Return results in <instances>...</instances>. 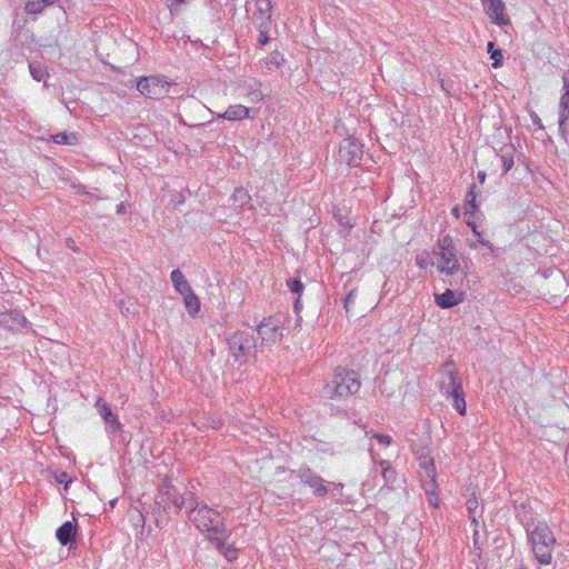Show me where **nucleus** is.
<instances>
[{
  "instance_id": "nucleus-1",
  "label": "nucleus",
  "mask_w": 569,
  "mask_h": 569,
  "mask_svg": "<svg viewBox=\"0 0 569 569\" xmlns=\"http://www.w3.org/2000/svg\"><path fill=\"white\" fill-rule=\"evenodd\" d=\"M189 520L200 530L207 532L209 540L218 536H224L227 529L223 523V517L213 508L204 502H194L192 509L188 512Z\"/></svg>"
},
{
  "instance_id": "nucleus-2",
  "label": "nucleus",
  "mask_w": 569,
  "mask_h": 569,
  "mask_svg": "<svg viewBox=\"0 0 569 569\" xmlns=\"http://www.w3.org/2000/svg\"><path fill=\"white\" fill-rule=\"evenodd\" d=\"M526 531L531 542L536 559L541 565H549L552 559V549L556 543L555 536L546 522L532 521L527 523Z\"/></svg>"
},
{
  "instance_id": "nucleus-3",
  "label": "nucleus",
  "mask_w": 569,
  "mask_h": 569,
  "mask_svg": "<svg viewBox=\"0 0 569 569\" xmlns=\"http://www.w3.org/2000/svg\"><path fill=\"white\" fill-rule=\"evenodd\" d=\"M186 501H188V498L181 496V493L171 485L169 480H164L162 485L159 486L158 495L156 497V525L158 527L166 526L168 523V519L163 518L161 513H179Z\"/></svg>"
},
{
  "instance_id": "nucleus-4",
  "label": "nucleus",
  "mask_w": 569,
  "mask_h": 569,
  "mask_svg": "<svg viewBox=\"0 0 569 569\" xmlns=\"http://www.w3.org/2000/svg\"><path fill=\"white\" fill-rule=\"evenodd\" d=\"M361 382L353 370L338 368L332 379L323 387V396L329 399L347 398L357 393Z\"/></svg>"
},
{
  "instance_id": "nucleus-5",
  "label": "nucleus",
  "mask_w": 569,
  "mask_h": 569,
  "mask_svg": "<svg viewBox=\"0 0 569 569\" xmlns=\"http://www.w3.org/2000/svg\"><path fill=\"white\" fill-rule=\"evenodd\" d=\"M229 353L234 362L244 365L256 358L257 355V337L253 331L239 330L227 337Z\"/></svg>"
},
{
  "instance_id": "nucleus-6",
  "label": "nucleus",
  "mask_w": 569,
  "mask_h": 569,
  "mask_svg": "<svg viewBox=\"0 0 569 569\" xmlns=\"http://www.w3.org/2000/svg\"><path fill=\"white\" fill-rule=\"evenodd\" d=\"M137 89L147 98L162 99L168 94L170 83L157 76L142 77L138 80Z\"/></svg>"
},
{
  "instance_id": "nucleus-7",
  "label": "nucleus",
  "mask_w": 569,
  "mask_h": 569,
  "mask_svg": "<svg viewBox=\"0 0 569 569\" xmlns=\"http://www.w3.org/2000/svg\"><path fill=\"white\" fill-rule=\"evenodd\" d=\"M439 373L441 376V379L439 382V388H440V392L443 396L449 398L450 393L461 392L462 382L458 376L456 365L452 360L446 361L441 366Z\"/></svg>"
},
{
  "instance_id": "nucleus-8",
  "label": "nucleus",
  "mask_w": 569,
  "mask_h": 569,
  "mask_svg": "<svg viewBox=\"0 0 569 569\" xmlns=\"http://www.w3.org/2000/svg\"><path fill=\"white\" fill-rule=\"evenodd\" d=\"M283 319L280 316L264 318L258 326V335L262 342L276 343L283 333Z\"/></svg>"
},
{
  "instance_id": "nucleus-9",
  "label": "nucleus",
  "mask_w": 569,
  "mask_h": 569,
  "mask_svg": "<svg viewBox=\"0 0 569 569\" xmlns=\"http://www.w3.org/2000/svg\"><path fill=\"white\" fill-rule=\"evenodd\" d=\"M362 143L355 137L343 139L339 148V158L350 167H356L362 159Z\"/></svg>"
},
{
  "instance_id": "nucleus-10",
  "label": "nucleus",
  "mask_w": 569,
  "mask_h": 569,
  "mask_svg": "<svg viewBox=\"0 0 569 569\" xmlns=\"http://www.w3.org/2000/svg\"><path fill=\"white\" fill-rule=\"evenodd\" d=\"M435 260H431V266H436L440 273L446 276H455L461 271L458 250L448 252L433 253Z\"/></svg>"
},
{
  "instance_id": "nucleus-11",
  "label": "nucleus",
  "mask_w": 569,
  "mask_h": 569,
  "mask_svg": "<svg viewBox=\"0 0 569 569\" xmlns=\"http://www.w3.org/2000/svg\"><path fill=\"white\" fill-rule=\"evenodd\" d=\"M485 11L491 19L492 23L505 27L510 24V19L506 14V7L502 0H482Z\"/></svg>"
},
{
  "instance_id": "nucleus-12",
  "label": "nucleus",
  "mask_w": 569,
  "mask_h": 569,
  "mask_svg": "<svg viewBox=\"0 0 569 569\" xmlns=\"http://www.w3.org/2000/svg\"><path fill=\"white\" fill-rule=\"evenodd\" d=\"M298 476L301 482L313 489L315 495L321 497L328 492L327 487L323 485V479L310 468L299 469Z\"/></svg>"
},
{
  "instance_id": "nucleus-13",
  "label": "nucleus",
  "mask_w": 569,
  "mask_h": 569,
  "mask_svg": "<svg viewBox=\"0 0 569 569\" xmlns=\"http://www.w3.org/2000/svg\"><path fill=\"white\" fill-rule=\"evenodd\" d=\"M256 11L252 13V21L258 28H268L271 20V0H256Z\"/></svg>"
},
{
  "instance_id": "nucleus-14",
  "label": "nucleus",
  "mask_w": 569,
  "mask_h": 569,
  "mask_svg": "<svg viewBox=\"0 0 569 569\" xmlns=\"http://www.w3.org/2000/svg\"><path fill=\"white\" fill-rule=\"evenodd\" d=\"M565 92L559 103V131L562 137L566 136V122L569 119V77L563 76Z\"/></svg>"
},
{
  "instance_id": "nucleus-15",
  "label": "nucleus",
  "mask_w": 569,
  "mask_h": 569,
  "mask_svg": "<svg viewBox=\"0 0 569 569\" xmlns=\"http://www.w3.org/2000/svg\"><path fill=\"white\" fill-rule=\"evenodd\" d=\"M96 408L98 409L100 416L102 417L107 426V430L111 432L120 430V422L118 421V417L112 412L111 408L108 406L106 401L99 398L96 402Z\"/></svg>"
},
{
  "instance_id": "nucleus-16",
  "label": "nucleus",
  "mask_w": 569,
  "mask_h": 569,
  "mask_svg": "<svg viewBox=\"0 0 569 569\" xmlns=\"http://www.w3.org/2000/svg\"><path fill=\"white\" fill-rule=\"evenodd\" d=\"M26 322L27 319L18 310H10L0 313V327H3L8 330H18L23 328Z\"/></svg>"
},
{
  "instance_id": "nucleus-17",
  "label": "nucleus",
  "mask_w": 569,
  "mask_h": 569,
  "mask_svg": "<svg viewBox=\"0 0 569 569\" xmlns=\"http://www.w3.org/2000/svg\"><path fill=\"white\" fill-rule=\"evenodd\" d=\"M239 88L248 97L250 102L257 103L263 99L261 82L256 79L244 80L239 84Z\"/></svg>"
},
{
  "instance_id": "nucleus-18",
  "label": "nucleus",
  "mask_w": 569,
  "mask_h": 569,
  "mask_svg": "<svg viewBox=\"0 0 569 569\" xmlns=\"http://www.w3.org/2000/svg\"><path fill=\"white\" fill-rule=\"evenodd\" d=\"M419 467L420 469L423 470V475H421L423 481H429V486L431 489L437 488V472L433 459L429 456H421L419 458Z\"/></svg>"
},
{
  "instance_id": "nucleus-19",
  "label": "nucleus",
  "mask_w": 569,
  "mask_h": 569,
  "mask_svg": "<svg viewBox=\"0 0 569 569\" xmlns=\"http://www.w3.org/2000/svg\"><path fill=\"white\" fill-rule=\"evenodd\" d=\"M77 535V522L66 521L56 531V537L62 546L74 542Z\"/></svg>"
},
{
  "instance_id": "nucleus-20",
  "label": "nucleus",
  "mask_w": 569,
  "mask_h": 569,
  "mask_svg": "<svg viewBox=\"0 0 569 569\" xmlns=\"http://www.w3.org/2000/svg\"><path fill=\"white\" fill-rule=\"evenodd\" d=\"M251 109L242 104L230 106L223 113L218 114V118L227 119L230 121L250 118Z\"/></svg>"
},
{
  "instance_id": "nucleus-21",
  "label": "nucleus",
  "mask_w": 569,
  "mask_h": 569,
  "mask_svg": "<svg viewBox=\"0 0 569 569\" xmlns=\"http://www.w3.org/2000/svg\"><path fill=\"white\" fill-rule=\"evenodd\" d=\"M226 537H227V532L224 533V536H218L216 539H211V541L214 542L216 548L218 549V551L221 555H223L228 561H232V560L237 559L238 551H237V549L233 546L228 545L222 539V538H226Z\"/></svg>"
},
{
  "instance_id": "nucleus-22",
  "label": "nucleus",
  "mask_w": 569,
  "mask_h": 569,
  "mask_svg": "<svg viewBox=\"0 0 569 569\" xmlns=\"http://www.w3.org/2000/svg\"><path fill=\"white\" fill-rule=\"evenodd\" d=\"M435 301L440 308L447 309L458 305L460 299L456 298V295L451 289H447L443 293L436 295Z\"/></svg>"
},
{
  "instance_id": "nucleus-23",
  "label": "nucleus",
  "mask_w": 569,
  "mask_h": 569,
  "mask_svg": "<svg viewBox=\"0 0 569 569\" xmlns=\"http://www.w3.org/2000/svg\"><path fill=\"white\" fill-rule=\"evenodd\" d=\"M170 277H171V281L173 283L174 289L179 293L182 295V293L189 292L191 290L190 284L188 283V281L186 280L183 273L179 269H174L171 272Z\"/></svg>"
},
{
  "instance_id": "nucleus-24",
  "label": "nucleus",
  "mask_w": 569,
  "mask_h": 569,
  "mask_svg": "<svg viewBox=\"0 0 569 569\" xmlns=\"http://www.w3.org/2000/svg\"><path fill=\"white\" fill-rule=\"evenodd\" d=\"M184 297V306L190 315H196L200 310V300L197 295L192 291L182 293Z\"/></svg>"
},
{
  "instance_id": "nucleus-25",
  "label": "nucleus",
  "mask_w": 569,
  "mask_h": 569,
  "mask_svg": "<svg viewBox=\"0 0 569 569\" xmlns=\"http://www.w3.org/2000/svg\"><path fill=\"white\" fill-rule=\"evenodd\" d=\"M456 250H457V248L453 243L452 237L449 234H446L437 241L432 252L436 254V252H448V251H456Z\"/></svg>"
},
{
  "instance_id": "nucleus-26",
  "label": "nucleus",
  "mask_w": 569,
  "mask_h": 569,
  "mask_svg": "<svg viewBox=\"0 0 569 569\" xmlns=\"http://www.w3.org/2000/svg\"><path fill=\"white\" fill-rule=\"evenodd\" d=\"M231 198H232L233 204L239 208L244 207L251 200L249 192L243 188H237L234 190V192L232 193Z\"/></svg>"
},
{
  "instance_id": "nucleus-27",
  "label": "nucleus",
  "mask_w": 569,
  "mask_h": 569,
  "mask_svg": "<svg viewBox=\"0 0 569 569\" xmlns=\"http://www.w3.org/2000/svg\"><path fill=\"white\" fill-rule=\"evenodd\" d=\"M449 397L453 399V408L462 416L466 415L467 406L465 401V392L461 389V392L450 393Z\"/></svg>"
},
{
  "instance_id": "nucleus-28",
  "label": "nucleus",
  "mask_w": 569,
  "mask_h": 569,
  "mask_svg": "<svg viewBox=\"0 0 569 569\" xmlns=\"http://www.w3.org/2000/svg\"><path fill=\"white\" fill-rule=\"evenodd\" d=\"M488 53H490V58L493 60L492 67L499 68L502 64V51L500 49L495 48L493 42H488L487 46Z\"/></svg>"
},
{
  "instance_id": "nucleus-29",
  "label": "nucleus",
  "mask_w": 569,
  "mask_h": 569,
  "mask_svg": "<svg viewBox=\"0 0 569 569\" xmlns=\"http://www.w3.org/2000/svg\"><path fill=\"white\" fill-rule=\"evenodd\" d=\"M380 466L382 467V477L386 483H392L396 480V470L386 460H381Z\"/></svg>"
},
{
  "instance_id": "nucleus-30",
  "label": "nucleus",
  "mask_w": 569,
  "mask_h": 569,
  "mask_svg": "<svg viewBox=\"0 0 569 569\" xmlns=\"http://www.w3.org/2000/svg\"><path fill=\"white\" fill-rule=\"evenodd\" d=\"M475 187L472 186L466 197L465 210L466 214H472L478 206L476 203V194L473 192Z\"/></svg>"
},
{
  "instance_id": "nucleus-31",
  "label": "nucleus",
  "mask_w": 569,
  "mask_h": 569,
  "mask_svg": "<svg viewBox=\"0 0 569 569\" xmlns=\"http://www.w3.org/2000/svg\"><path fill=\"white\" fill-rule=\"evenodd\" d=\"M76 139L77 138L73 133L67 134L66 132H59L52 136L53 142L58 144H72Z\"/></svg>"
},
{
  "instance_id": "nucleus-32",
  "label": "nucleus",
  "mask_w": 569,
  "mask_h": 569,
  "mask_svg": "<svg viewBox=\"0 0 569 569\" xmlns=\"http://www.w3.org/2000/svg\"><path fill=\"white\" fill-rule=\"evenodd\" d=\"M46 7L40 0H28L26 11L31 14L41 13Z\"/></svg>"
},
{
  "instance_id": "nucleus-33",
  "label": "nucleus",
  "mask_w": 569,
  "mask_h": 569,
  "mask_svg": "<svg viewBox=\"0 0 569 569\" xmlns=\"http://www.w3.org/2000/svg\"><path fill=\"white\" fill-rule=\"evenodd\" d=\"M431 260H435L433 252L423 251L417 256L416 263L420 268H427L428 264H431Z\"/></svg>"
},
{
  "instance_id": "nucleus-34",
  "label": "nucleus",
  "mask_w": 569,
  "mask_h": 569,
  "mask_svg": "<svg viewBox=\"0 0 569 569\" xmlns=\"http://www.w3.org/2000/svg\"><path fill=\"white\" fill-rule=\"evenodd\" d=\"M29 68H30L31 76L33 77L34 80L41 81L44 79L47 71L40 64L30 63Z\"/></svg>"
},
{
  "instance_id": "nucleus-35",
  "label": "nucleus",
  "mask_w": 569,
  "mask_h": 569,
  "mask_svg": "<svg viewBox=\"0 0 569 569\" xmlns=\"http://www.w3.org/2000/svg\"><path fill=\"white\" fill-rule=\"evenodd\" d=\"M190 2H191V0H170V2L168 4L169 9H170V13L172 16L179 14L181 11V6L188 4Z\"/></svg>"
},
{
  "instance_id": "nucleus-36",
  "label": "nucleus",
  "mask_w": 569,
  "mask_h": 569,
  "mask_svg": "<svg viewBox=\"0 0 569 569\" xmlns=\"http://www.w3.org/2000/svg\"><path fill=\"white\" fill-rule=\"evenodd\" d=\"M287 286L290 289V291L293 292V293L300 295L302 292V290H303L302 282L299 279H297V278L289 279L287 281Z\"/></svg>"
},
{
  "instance_id": "nucleus-37",
  "label": "nucleus",
  "mask_w": 569,
  "mask_h": 569,
  "mask_svg": "<svg viewBox=\"0 0 569 569\" xmlns=\"http://www.w3.org/2000/svg\"><path fill=\"white\" fill-rule=\"evenodd\" d=\"M357 297L358 292L356 289L350 290V292L346 296L343 307L347 312H349L351 307L355 305Z\"/></svg>"
},
{
  "instance_id": "nucleus-38",
  "label": "nucleus",
  "mask_w": 569,
  "mask_h": 569,
  "mask_svg": "<svg viewBox=\"0 0 569 569\" xmlns=\"http://www.w3.org/2000/svg\"><path fill=\"white\" fill-rule=\"evenodd\" d=\"M501 160H502V166H503V173L509 172L515 164L512 153L502 154Z\"/></svg>"
},
{
  "instance_id": "nucleus-39",
  "label": "nucleus",
  "mask_w": 569,
  "mask_h": 569,
  "mask_svg": "<svg viewBox=\"0 0 569 569\" xmlns=\"http://www.w3.org/2000/svg\"><path fill=\"white\" fill-rule=\"evenodd\" d=\"M423 487H425V490L427 492V495H429V502L437 507L438 506V497L435 495V489H431L430 486H429V481H423Z\"/></svg>"
},
{
  "instance_id": "nucleus-40",
  "label": "nucleus",
  "mask_w": 569,
  "mask_h": 569,
  "mask_svg": "<svg viewBox=\"0 0 569 569\" xmlns=\"http://www.w3.org/2000/svg\"><path fill=\"white\" fill-rule=\"evenodd\" d=\"M468 226H470L475 232V234L478 237V239L473 242L470 243V248L471 249H477L478 248V244H482V242L485 241V239L481 237V233L479 231H477L476 229V224L475 223H471L470 220L467 221Z\"/></svg>"
},
{
  "instance_id": "nucleus-41",
  "label": "nucleus",
  "mask_w": 569,
  "mask_h": 569,
  "mask_svg": "<svg viewBox=\"0 0 569 569\" xmlns=\"http://www.w3.org/2000/svg\"><path fill=\"white\" fill-rule=\"evenodd\" d=\"M182 496L188 498V501L184 503L187 506L188 512L192 509L194 502H200L191 491H187Z\"/></svg>"
},
{
  "instance_id": "nucleus-42",
  "label": "nucleus",
  "mask_w": 569,
  "mask_h": 569,
  "mask_svg": "<svg viewBox=\"0 0 569 569\" xmlns=\"http://www.w3.org/2000/svg\"><path fill=\"white\" fill-rule=\"evenodd\" d=\"M258 43L264 46L269 42L268 28H259Z\"/></svg>"
},
{
  "instance_id": "nucleus-43",
  "label": "nucleus",
  "mask_w": 569,
  "mask_h": 569,
  "mask_svg": "<svg viewBox=\"0 0 569 569\" xmlns=\"http://www.w3.org/2000/svg\"><path fill=\"white\" fill-rule=\"evenodd\" d=\"M482 246H485V247L488 249V251H489V253H490V256H491L492 258H497V257L499 256V253H500V249H499V248H496V247H495L490 241L485 240V241L482 242Z\"/></svg>"
},
{
  "instance_id": "nucleus-44",
  "label": "nucleus",
  "mask_w": 569,
  "mask_h": 569,
  "mask_svg": "<svg viewBox=\"0 0 569 569\" xmlns=\"http://www.w3.org/2000/svg\"><path fill=\"white\" fill-rule=\"evenodd\" d=\"M373 438L381 445L389 446L392 442V439L388 435L377 433Z\"/></svg>"
},
{
  "instance_id": "nucleus-45",
  "label": "nucleus",
  "mask_w": 569,
  "mask_h": 569,
  "mask_svg": "<svg viewBox=\"0 0 569 569\" xmlns=\"http://www.w3.org/2000/svg\"><path fill=\"white\" fill-rule=\"evenodd\" d=\"M477 507H478V502H477V500H476V499H469V500L467 501V509H468V511H469L470 513H473V512H475V510L477 509Z\"/></svg>"
},
{
  "instance_id": "nucleus-46",
  "label": "nucleus",
  "mask_w": 569,
  "mask_h": 569,
  "mask_svg": "<svg viewBox=\"0 0 569 569\" xmlns=\"http://www.w3.org/2000/svg\"><path fill=\"white\" fill-rule=\"evenodd\" d=\"M67 478H68V475L66 472H61L58 477H57V480L59 482H64L67 481Z\"/></svg>"
},
{
  "instance_id": "nucleus-47",
  "label": "nucleus",
  "mask_w": 569,
  "mask_h": 569,
  "mask_svg": "<svg viewBox=\"0 0 569 569\" xmlns=\"http://www.w3.org/2000/svg\"><path fill=\"white\" fill-rule=\"evenodd\" d=\"M486 179V173L480 171L478 172V180L482 183Z\"/></svg>"
},
{
  "instance_id": "nucleus-48",
  "label": "nucleus",
  "mask_w": 569,
  "mask_h": 569,
  "mask_svg": "<svg viewBox=\"0 0 569 569\" xmlns=\"http://www.w3.org/2000/svg\"><path fill=\"white\" fill-rule=\"evenodd\" d=\"M44 7L57 2L58 0H40Z\"/></svg>"
},
{
  "instance_id": "nucleus-49",
  "label": "nucleus",
  "mask_w": 569,
  "mask_h": 569,
  "mask_svg": "<svg viewBox=\"0 0 569 569\" xmlns=\"http://www.w3.org/2000/svg\"><path fill=\"white\" fill-rule=\"evenodd\" d=\"M300 307H301L300 298L298 297V298H297V300L295 301V310H296V311H299V310H300Z\"/></svg>"
},
{
  "instance_id": "nucleus-50",
  "label": "nucleus",
  "mask_w": 569,
  "mask_h": 569,
  "mask_svg": "<svg viewBox=\"0 0 569 569\" xmlns=\"http://www.w3.org/2000/svg\"><path fill=\"white\" fill-rule=\"evenodd\" d=\"M452 214L458 218L459 217V209L458 208L452 209Z\"/></svg>"
},
{
  "instance_id": "nucleus-51",
  "label": "nucleus",
  "mask_w": 569,
  "mask_h": 569,
  "mask_svg": "<svg viewBox=\"0 0 569 569\" xmlns=\"http://www.w3.org/2000/svg\"><path fill=\"white\" fill-rule=\"evenodd\" d=\"M472 523H473L475 526H477V525H478V521H477V519H476L475 517H472Z\"/></svg>"
},
{
  "instance_id": "nucleus-52",
  "label": "nucleus",
  "mask_w": 569,
  "mask_h": 569,
  "mask_svg": "<svg viewBox=\"0 0 569 569\" xmlns=\"http://www.w3.org/2000/svg\"><path fill=\"white\" fill-rule=\"evenodd\" d=\"M122 211V204L118 207V212Z\"/></svg>"
}]
</instances>
